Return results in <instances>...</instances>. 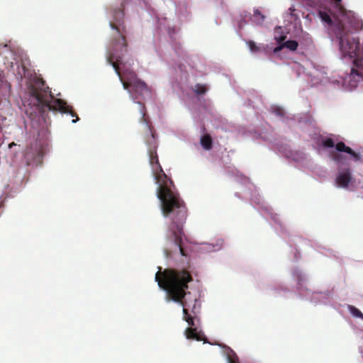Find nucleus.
Here are the masks:
<instances>
[{
  "mask_svg": "<svg viewBox=\"0 0 363 363\" xmlns=\"http://www.w3.org/2000/svg\"><path fill=\"white\" fill-rule=\"evenodd\" d=\"M296 18L297 16L296 14L295 13V9L293 6L290 7L285 15L286 21L291 23L295 21Z\"/></svg>",
  "mask_w": 363,
  "mask_h": 363,
  "instance_id": "obj_14",
  "label": "nucleus"
},
{
  "mask_svg": "<svg viewBox=\"0 0 363 363\" xmlns=\"http://www.w3.org/2000/svg\"><path fill=\"white\" fill-rule=\"evenodd\" d=\"M223 241L219 240L216 244H206L205 250L207 251H217L222 247Z\"/></svg>",
  "mask_w": 363,
  "mask_h": 363,
  "instance_id": "obj_16",
  "label": "nucleus"
},
{
  "mask_svg": "<svg viewBox=\"0 0 363 363\" xmlns=\"http://www.w3.org/2000/svg\"><path fill=\"white\" fill-rule=\"evenodd\" d=\"M211 138L208 135H203L201 138V144L205 150L211 149Z\"/></svg>",
  "mask_w": 363,
  "mask_h": 363,
  "instance_id": "obj_13",
  "label": "nucleus"
},
{
  "mask_svg": "<svg viewBox=\"0 0 363 363\" xmlns=\"http://www.w3.org/2000/svg\"><path fill=\"white\" fill-rule=\"evenodd\" d=\"M306 75L308 76L313 86L325 84L328 82L325 70L322 67H311L307 71Z\"/></svg>",
  "mask_w": 363,
  "mask_h": 363,
  "instance_id": "obj_9",
  "label": "nucleus"
},
{
  "mask_svg": "<svg viewBox=\"0 0 363 363\" xmlns=\"http://www.w3.org/2000/svg\"><path fill=\"white\" fill-rule=\"evenodd\" d=\"M121 11L113 14V21L110 24L116 30L117 37L114 39L106 54V61L110 64L118 74L124 89L129 93L130 99L139 104L143 113L141 100L150 96V90L146 84L138 79L134 72L135 62L126 48V41L120 30L121 21L123 18Z\"/></svg>",
  "mask_w": 363,
  "mask_h": 363,
  "instance_id": "obj_4",
  "label": "nucleus"
},
{
  "mask_svg": "<svg viewBox=\"0 0 363 363\" xmlns=\"http://www.w3.org/2000/svg\"><path fill=\"white\" fill-rule=\"evenodd\" d=\"M18 77L26 86L29 98L23 101L26 113L32 116L39 115L45 108L49 110H57L64 113H69L72 117V123L79 121V118L72 111V108L62 99H52L44 89V84L41 79L33 76L30 71L24 66L18 67Z\"/></svg>",
  "mask_w": 363,
  "mask_h": 363,
  "instance_id": "obj_5",
  "label": "nucleus"
},
{
  "mask_svg": "<svg viewBox=\"0 0 363 363\" xmlns=\"http://www.w3.org/2000/svg\"><path fill=\"white\" fill-rule=\"evenodd\" d=\"M265 19V16L260 12L258 9L253 10V14L251 16V20L257 25H261Z\"/></svg>",
  "mask_w": 363,
  "mask_h": 363,
  "instance_id": "obj_12",
  "label": "nucleus"
},
{
  "mask_svg": "<svg viewBox=\"0 0 363 363\" xmlns=\"http://www.w3.org/2000/svg\"><path fill=\"white\" fill-rule=\"evenodd\" d=\"M318 145L320 152L328 155L338 165L335 177L336 186L350 191L354 190L357 184L350 167L362 160L361 155L352 151L342 143L335 145L332 139L325 137L318 140Z\"/></svg>",
  "mask_w": 363,
  "mask_h": 363,
  "instance_id": "obj_6",
  "label": "nucleus"
},
{
  "mask_svg": "<svg viewBox=\"0 0 363 363\" xmlns=\"http://www.w3.org/2000/svg\"><path fill=\"white\" fill-rule=\"evenodd\" d=\"M301 72L304 73L305 72V69L302 67H300V70H299V72H298V74H301Z\"/></svg>",
  "mask_w": 363,
  "mask_h": 363,
  "instance_id": "obj_19",
  "label": "nucleus"
},
{
  "mask_svg": "<svg viewBox=\"0 0 363 363\" xmlns=\"http://www.w3.org/2000/svg\"><path fill=\"white\" fill-rule=\"evenodd\" d=\"M247 45L252 52H257L259 50V48L254 42L250 41Z\"/></svg>",
  "mask_w": 363,
  "mask_h": 363,
  "instance_id": "obj_18",
  "label": "nucleus"
},
{
  "mask_svg": "<svg viewBox=\"0 0 363 363\" xmlns=\"http://www.w3.org/2000/svg\"><path fill=\"white\" fill-rule=\"evenodd\" d=\"M194 91L198 94H204L206 91V88L203 85L197 84L194 86Z\"/></svg>",
  "mask_w": 363,
  "mask_h": 363,
  "instance_id": "obj_17",
  "label": "nucleus"
},
{
  "mask_svg": "<svg viewBox=\"0 0 363 363\" xmlns=\"http://www.w3.org/2000/svg\"><path fill=\"white\" fill-rule=\"evenodd\" d=\"M12 145H15V144H14V143H11V144H10V145H9V147H11V146H12Z\"/></svg>",
  "mask_w": 363,
  "mask_h": 363,
  "instance_id": "obj_21",
  "label": "nucleus"
},
{
  "mask_svg": "<svg viewBox=\"0 0 363 363\" xmlns=\"http://www.w3.org/2000/svg\"><path fill=\"white\" fill-rule=\"evenodd\" d=\"M0 82H3V81H2V77H1V72H0Z\"/></svg>",
  "mask_w": 363,
  "mask_h": 363,
  "instance_id": "obj_20",
  "label": "nucleus"
},
{
  "mask_svg": "<svg viewBox=\"0 0 363 363\" xmlns=\"http://www.w3.org/2000/svg\"><path fill=\"white\" fill-rule=\"evenodd\" d=\"M347 309L351 315L355 318H359L363 320V313L356 307L349 305Z\"/></svg>",
  "mask_w": 363,
  "mask_h": 363,
  "instance_id": "obj_15",
  "label": "nucleus"
},
{
  "mask_svg": "<svg viewBox=\"0 0 363 363\" xmlns=\"http://www.w3.org/2000/svg\"><path fill=\"white\" fill-rule=\"evenodd\" d=\"M150 164L155 184L156 195L162 216L172 224L167 235L164 252L167 255L186 256V240L182 225L186 218V209L172 181L164 173L154 150L149 151Z\"/></svg>",
  "mask_w": 363,
  "mask_h": 363,
  "instance_id": "obj_2",
  "label": "nucleus"
},
{
  "mask_svg": "<svg viewBox=\"0 0 363 363\" xmlns=\"http://www.w3.org/2000/svg\"><path fill=\"white\" fill-rule=\"evenodd\" d=\"M298 43L297 41L294 40H285L282 43H281L279 45H278L274 49V52L277 54L284 48L290 51H295L298 48Z\"/></svg>",
  "mask_w": 363,
  "mask_h": 363,
  "instance_id": "obj_10",
  "label": "nucleus"
},
{
  "mask_svg": "<svg viewBox=\"0 0 363 363\" xmlns=\"http://www.w3.org/2000/svg\"><path fill=\"white\" fill-rule=\"evenodd\" d=\"M297 279H298V290L301 296H303L306 299H309L313 302H322L324 301L321 299L324 295L322 293L319 292H312L307 287L304 286L301 282L304 280V277L301 273L297 275Z\"/></svg>",
  "mask_w": 363,
  "mask_h": 363,
  "instance_id": "obj_8",
  "label": "nucleus"
},
{
  "mask_svg": "<svg viewBox=\"0 0 363 363\" xmlns=\"http://www.w3.org/2000/svg\"><path fill=\"white\" fill-rule=\"evenodd\" d=\"M155 280L160 289L165 293L167 302L172 301L182 306L183 319L189 325L184 331L186 339L204 340V335L199 328L200 321L196 315L201 306L200 301L195 298L192 306L191 303L183 301L188 283L192 281L189 272L183 269H162L159 267Z\"/></svg>",
  "mask_w": 363,
  "mask_h": 363,
  "instance_id": "obj_3",
  "label": "nucleus"
},
{
  "mask_svg": "<svg viewBox=\"0 0 363 363\" xmlns=\"http://www.w3.org/2000/svg\"><path fill=\"white\" fill-rule=\"evenodd\" d=\"M45 143L42 140H36L31 143L26 150L25 160L28 165L38 166L43 162Z\"/></svg>",
  "mask_w": 363,
  "mask_h": 363,
  "instance_id": "obj_7",
  "label": "nucleus"
},
{
  "mask_svg": "<svg viewBox=\"0 0 363 363\" xmlns=\"http://www.w3.org/2000/svg\"><path fill=\"white\" fill-rule=\"evenodd\" d=\"M288 33L289 30L285 27L277 26L274 29V39L279 45L286 40Z\"/></svg>",
  "mask_w": 363,
  "mask_h": 363,
  "instance_id": "obj_11",
  "label": "nucleus"
},
{
  "mask_svg": "<svg viewBox=\"0 0 363 363\" xmlns=\"http://www.w3.org/2000/svg\"><path fill=\"white\" fill-rule=\"evenodd\" d=\"M334 1L333 11H320L319 16L333 32L342 57L352 61L351 72L342 80V87L347 91L362 89L363 39L351 31L361 28L362 21L354 11L341 6V0Z\"/></svg>",
  "mask_w": 363,
  "mask_h": 363,
  "instance_id": "obj_1",
  "label": "nucleus"
}]
</instances>
